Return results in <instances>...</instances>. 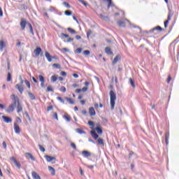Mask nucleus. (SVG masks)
Listing matches in <instances>:
<instances>
[{
    "instance_id": "obj_1",
    "label": "nucleus",
    "mask_w": 179,
    "mask_h": 179,
    "mask_svg": "<svg viewBox=\"0 0 179 179\" xmlns=\"http://www.w3.org/2000/svg\"><path fill=\"white\" fill-rule=\"evenodd\" d=\"M88 125H90V129H92L90 134L93 139L97 141L98 145H102L104 146V140L101 138H99V135L103 134V127H101V125L100 124H97L96 127L94 129V122L92 120L88 121Z\"/></svg>"
},
{
    "instance_id": "obj_2",
    "label": "nucleus",
    "mask_w": 179,
    "mask_h": 179,
    "mask_svg": "<svg viewBox=\"0 0 179 179\" xmlns=\"http://www.w3.org/2000/svg\"><path fill=\"white\" fill-rule=\"evenodd\" d=\"M11 99L13 100V101L14 102V104H17V113H22V111H23V107H22V105H20V99L17 96H16V95L15 94H12L11 95Z\"/></svg>"
},
{
    "instance_id": "obj_3",
    "label": "nucleus",
    "mask_w": 179,
    "mask_h": 179,
    "mask_svg": "<svg viewBox=\"0 0 179 179\" xmlns=\"http://www.w3.org/2000/svg\"><path fill=\"white\" fill-rule=\"evenodd\" d=\"M110 97V106L111 110L114 108L115 106V100H117V95L114 93V91L110 90L109 92Z\"/></svg>"
},
{
    "instance_id": "obj_4",
    "label": "nucleus",
    "mask_w": 179,
    "mask_h": 179,
    "mask_svg": "<svg viewBox=\"0 0 179 179\" xmlns=\"http://www.w3.org/2000/svg\"><path fill=\"white\" fill-rule=\"evenodd\" d=\"M45 57L48 62H52V59H59L57 56H51L48 52H45Z\"/></svg>"
},
{
    "instance_id": "obj_5",
    "label": "nucleus",
    "mask_w": 179,
    "mask_h": 179,
    "mask_svg": "<svg viewBox=\"0 0 179 179\" xmlns=\"http://www.w3.org/2000/svg\"><path fill=\"white\" fill-rule=\"evenodd\" d=\"M15 87L17 90H18V92H20V94H23V92H24V87H23V80H21L20 84L15 85Z\"/></svg>"
},
{
    "instance_id": "obj_6",
    "label": "nucleus",
    "mask_w": 179,
    "mask_h": 179,
    "mask_svg": "<svg viewBox=\"0 0 179 179\" xmlns=\"http://www.w3.org/2000/svg\"><path fill=\"white\" fill-rule=\"evenodd\" d=\"M44 157L47 162H52V164H55V161H54V160L57 159V158H55L54 157H51L50 155H45Z\"/></svg>"
},
{
    "instance_id": "obj_7",
    "label": "nucleus",
    "mask_w": 179,
    "mask_h": 179,
    "mask_svg": "<svg viewBox=\"0 0 179 179\" xmlns=\"http://www.w3.org/2000/svg\"><path fill=\"white\" fill-rule=\"evenodd\" d=\"M39 81L41 82V87H45V78L42 75L38 76Z\"/></svg>"
},
{
    "instance_id": "obj_8",
    "label": "nucleus",
    "mask_w": 179,
    "mask_h": 179,
    "mask_svg": "<svg viewBox=\"0 0 179 179\" xmlns=\"http://www.w3.org/2000/svg\"><path fill=\"white\" fill-rule=\"evenodd\" d=\"M26 24H27L26 20H24V18H21V21L20 22L21 30H24V29H26Z\"/></svg>"
},
{
    "instance_id": "obj_9",
    "label": "nucleus",
    "mask_w": 179,
    "mask_h": 179,
    "mask_svg": "<svg viewBox=\"0 0 179 179\" xmlns=\"http://www.w3.org/2000/svg\"><path fill=\"white\" fill-rule=\"evenodd\" d=\"M43 52V50H41V48L37 47L34 50V54H35V57H39L40 54Z\"/></svg>"
},
{
    "instance_id": "obj_10",
    "label": "nucleus",
    "mask_w": 179,
    "mask_h": 179,
    "mask_svg": "<svg viewBox=\"0 0 179 179\" xmlns=\"http://www.w3.org/2000/svg\"><path fill=\"white\" fill-rule=\"evenodd\" d=\"M16 107V104H15V102L13 103L10 104L8 109L6 110L7 113H12L13 111L15 110V108Z\"/></svg>"
},
{
    "instance_id": "obj_11",
    "label": "nucleus",
    "mask_w": 179,
    "mask_h": 179,
    "mask_svg": "<svg viewBox=\"0 0 179 179\" xmlns=\"http://www.w3.org/2000/svg\"><path fill=\"white\" fill-rule=\"evenodd\" d=\"M14 131L15 134H20V127L17 124V122L14 123Z\"/></svg>"
},
{
    "instance_id": "obj_12",
    "label": "nucleus",
    "mask_w": 179,
    "mask_h": 179,
    "mask_svg": "<svg viewBox=\"0 0 179 179\" xmlns=\"http://www.w3.org/2000/svg\"><path fill=\"white\" fill-rule=\"evenodd\" d=\"M88 113L90 115V117H94V115H96V110H94V108H93V107L89 108Z\"/></svg>"
},
{
    "instance_id": "obj_13",
    "label": "nucleus",
    "mask_w": 179,
    "mask_h": 179,
    "mask_svg": "<svg viewBox=\"0 0 179 179\" xmlns=\"http://www.w3.org/2000/svg\"><path fill=\"white\" fill-rule=\"evenodd\" d=\"M25 157L29 159H31V160H32L33 162L36 161V158H34V157H33V155H31V153L30 152H26L25 153Z\"/></svg>"
},
{
    "instance_id": "obj_14",
    "label": "nucleus",
    "mask_w": 179,
    "mask_h": 179,
    "mask_svg": "<svg viewBox=\"0 0 179 179\" xmlns=\"http://www.w3.org/2000/svg\"><path fill=\"white\" fill-rule=\"evenodd\" d=\"M2 119L3 120L4 122L6 124H9L12 122V118L7 117V116H2Z\"/></svg>"
},
{
    "instance_id": "obj_15",
    "label": "nucleus",
    "mask_w": 179,
    "mask_h": 179,
    "mask_svg": "<svg viewBox=\"0 0 179 179\" xmlns=\"http://www.w3.org/2000/svg\"><path fill=\"white\" fill-rule=\"evenodd\" d=\"M11 160L13 161V163L15 164V166H17V167H18V169H20V167H22V165H20V162H18L16 158L12 157Z\"/></svg>"
},
{
    "instance_id": "obj_16",
    "label": "nucleus",
    "mask_w": 179,
    "mask_h": 179,
    "mask_svg": "<svg viewBox=\"0 0 179 179\" xmlns=\"http://www.w3.org/2000/svg\"><path fill=\"white\" fill-rule=\"evenodd\" d=\"M82 155L83 157H90L92 156V154L89 151L84 150L82 152Z\"/></svg>"
},
{
    "instance_id": "obj_17",
    "label": "nucleus",
    "mask_w": 179,
    "mask_h": 179,
    "mask_svg": "<svg viewBox=\"0 0 179 179\" xmlns=\"http://www.w3.org/2000/svg\"><path fill=\"white\" fill-rule=\"evenodd\" d=\"M105 52H106L108 55H113V51H111L110 47H106L105 48Z\"/></svg>"
},
{
    "instance_id": "obj_18",
    "label": "nucleus",
    "mask_w": 179,
    "mask_h": 179,
    "mask_svg": "<svg viewBox=\"0 0 179 179\" xmlns=\"http://www.w3.org/2000/svg\"><path fill=\"white\" fill-rule=\"evenodd\" d=\"M31 176H32L33 178L41 179V178L40 177V175L37 174L35 171H33L31 173Z\"/></svg>"
},
{
    "instance_id": "obj_19",
    "label": "nucleus",
    "mask_w": 179,
    "mask_h": 179,
    "mask_svg": "<svg viewBox=\"0 0 179 179\" xmlns=\"http://www.w3.org/2000/svg\"><path fill=\"white\" fill-rule=\"evenodd\" d=\"M48 170H49V171H50L52 176H55V169L52 166H49Z\"/></svg>"
},
{
    "instance_id": "obj_20",
    "label": "nucleus",
    "mask_w": 179,
    "mask_h": 179,
    "mask_svg": "<svg viewBox=\"0 0 179 179\" xmlns=\"http://www.w3.org/2000/svg\"><path fill=\"white\" fill-rule=\"evenodd\" d=\"M65 100L69 103V104H75V101L72 98L65 97Z\"/></svg>"
},
{
    "instance_id": "obj_21",
    "label": "nucleus",
    "mask_w": 179,
    "mask_h": 179,
    "mask_svg": "<svg viewBox=\"0 0 179 179\" xmlns=\"http://www.w3.org/2000/svg\"><path fill=\"white\" fill-rule=\"evenodd\" d=\"M51 82L55 83L56 80H58V76L57 75H53L50 78Z\"/></svg>"
},
{
    "instance_id": "obj_22",
    "label": "nucleus",
    "mask_w": 179,
    "mask_h": 179,
    "mask_svg": "<svg viewBox=\"0 0 179 179\" xmlns=\"http://www.w3.org/2000/svg\"><path fill=\"white\" fill-rule=\"evenodd\" d=\"M104 2L108 3V9H110V6H113V1L111 0H103Z\"/></svg>"
},
{
    "instance_id": "obj_23",
    "label": "nucleus",
    "mask_w": 179,
    "mask_h": 179,
    "mask_svg": "<svg viewBox=\"0 0 179 179\" xmlns=\"http://www.w3.org/2000/svg\"><path fill=\"white\" fill-rule=\"evenodd\" d=\"M118 61H120V57H119L118 55H117V56L114 58V59H113V62H112L113 65H115V64H117V62H118Z\"/></svg>"
},
{
    "instance_id": "obj_24",
    "label": "nucleus",
    "mask_w": 179,
    "mask_h": 179,
    "mask_svg": "<svg viewBox=\"0 0 179 179\" xmlns=\"http://www.w3.org/2000/svg\"><path fill=\"white\" fill-rule=\"evenodd\" d=\"M28 26L29 27V32L31 34H32V36H34V31H33V26H31V24L30 23H28Z\"/></svg>"
},
{
    "instance_id": "obj_25",
    "label": "nucleus",
    "mask_w": 179,
    "mask_h": 179,
    "mask_svg": "<svg viewBox=\"0 0 179 179\" xmlns=\"http://www.w3.org/2000/svg\"><path fill=\"white\" fill-rule=\"evenodd\" d=\"M67 31L71 33V34H76V31L72 28H67Z\"/></svg>"
},
{
    "instance_id": "obj_26",
    "label": "nucleus",
    "mask_w": 179,
    "mask_h": 179,
    "mask_svg": "<svg viewBox=\"0 0 179 179\" xmlns=\"http://www.w3.org/2000/svg\"><path fill=\"white\" fill-rule=\"evenodd\" d=\"M117 24L120 27H125V22L124 21H118L117 22Z\"/></svg>"
},
{
    "instance_id": "obj_27",
    "label": "nucleus",
    "mask_w": 179,
    "mask_h": 179,
    "mask_svg": "<svg viewBox=\"0 0 179 179\" xmlns=\"http://www.w3.org/2000/svg\"><path fill=\"white\" fill-rule=\"evenodd\" d=\"M63 117L64 118V120H66V121H68V122L71 121V116H69V115L68 114L64 115Z\"/></svg>"
},
{
    "instance_id": "obj_28",
    "label": "nucleus",
    "mask_w": 179,
    "mask_h": 179,
    "mask_svg": "<svg viewBox=\"0 0 179 179\" xmlns=\"http://www.w3.org/2000/svg\"><path fill=\"white\" fill-rule=\"evenodd\" d=\"M29 97L31 98V100H36V96H34V94L31 92H28Z\"/></svg>"
},
{
    "instance_id": "obj_29",
    "label": "nucleus",
    "mask_w": 179,
    "mask_h": 179,
    "mask_svg": "<svg viewBox=\"0 0 179 179\" xmlns=\"http://www.w3.org/2000/svg\"><path fill=\"white\" fill-rule=\"evenodd\" d=\"M170 137V135L166 133L165 134V142H166V145H169V138Z\"/></svg>"
},
{
    "instance_id": "obj_30",
    "label": "nucleus",
    "mask_w": 179,
    "mask_h": 179,
    "mask_svg": "<svg viewBox=\"0 0 179 179\" xmlns=\"http://www.w3.org/2000/svg\"><path fill=\"white\" fill-rule=\"evenodd\" d=\"M5 47V42L0 41V50L3 51V48Z\"/></svg>"
},
{
    "instance_id": "obj_31",
    "label": "nucleus",
    "mask_w": 179,
    "mask_h": 179,
    "mask_svg": "<svg viewBox=\"0 0 179 179\" xmlns=\"http://www.w3.org/2000/svg\"><path fill=\"white\" fill-rule=\"evenodd\" d=\"M76 132H78V134H80V135L86 134V132H85V131H83V129H77Z\"/></svg>"
},
{
    "instance_id": "obj_32",
    "label": "nucleus",
    "mask_w": 179,
    "mask_h": 179,
    "mask_svg": "<svg viewBox=\"0 0 179 179\" xmlns=\"http://www.w3.org/2000/svg\"><path fill=\"white\" fill-rule=\"evenodd\" d=\"M46 92H54V89L52 88V87L51 85H49L46 88Z\"/></svg>"
},
{
    "instance_id": "obj_33",
    "label": "nucleus",
    "mask_w": 179,
    "mask_h": 179,
    "mask_svg": "<svg viewBox=\"0 0 179 179\" xmlns=\"http://www.w3.org/2000/svg\"><path fill=\"white\" fill-rule=\"evenodd\" d=\"M11 80H12V74H10V73H8L7 82H11Z\"/></svg>"
},
{
    "instance_id": "obj_34",
    "label": "nucleus",
    "mask_w": 179,
    "mask_h": 179,
    "mask_svg": "<svg viewBox=\"0 0 179 179\" xmlns=\"http://www.w3.org/2000/svg\"><path fill=\"white\" fill-rule=\"evenodd\" d=\"M24 83L26 86L28 87V89H31L30 82L29 80H25Z\"/></svg>"
},
{
    "instance_id": "obj_35",
    "label": "nucleus",
    "mask_w": 179,
    "mask_h": 179,
    "mask_svg": "<svg viewBox=\"0 0 179 179\" xmlns=\"http://www.w3.org/2000/svg\"><path fill=\"white\" fill-rule=\"evenodd\" d=\"M83 49L82 48H78L76 50H75V53L76 54H80V52H82Z\"/></svg>"
},
{
    "instance_id": "obj_36",
    "label": "nucleus",
    "mask_w": 179,
    "mask_h": 179,
    "mask_svg": "<svg viewBox=\"0 0 179 179\" xmlns=\"http://www.w3.org/2000/svg\"><path fill=\"white\" fill-rule=\"evenodd\" d=\"M129 80L132 87L135 88V83L134 82V80H132V78H130Z\"/></svg>"
},
{
    "instance_id": "obj_37",
    "label": "nucleus",
    "mask_w": 179,
    "mask_h": 179,
    "mask_svg": "<svg viewBox=\"0 0 179 179\" xmlns=\"http://www.w3.org/2000/svg\"><path fill=\"white\" fill-rule=\"evenodd\" d=\"M57 100H59L60 103H62V104H65V101L61 96H57Z\"/></svg>"
},
{
    "instance_id": "obj_38",
    "label": "nucleus",
    "mask_w": 179,
    "mask_h": 179,
    "mask_svg": "<svg viewBox=\"0 0 179 179\" xmlns=\"http://www.w3.org/2000/svg\"><path fill=\"white\" fill-rule=\"evenodd\" d=\"M60 92H62V93H65L66 92V87H65L64 86H62L60 87Z\"/></svg>"
},
{
    "instance_id": "obj_39",
    "label": "nucleus",
    "mask_w": 179,
    "mask_h": 179,
    "mask_svg": "<svg viewBox=\"0 0 179 179\" xmlns=\"http://www.w3.org/2000/svg\"><path fill=\"white\" fill-rule=\"evenodd\" d=\"M38 148H39L41 152H45V148H44V147H43V145L38 144Z\"/></svg>"
},
{
    "instance_id": "obj_40",
    "label": "nucleus",
    "mask_w": 179,
    "mask_h": 179,
    "mask_svg": "<svg viewBox=\"0 0 179 179\" xmlns=\"http://www.w3.org/2000/svg\"><path fill=\"white\" fill-rule=\"evenodd\" d=\"M64 14L66 15V16H71V15H72V12L71 11H69V10H66L64 12Z\"/></svg>"
},
{
    "instance_id": "obj_41",
    "label": "nucleus",
    "mask_w": 179,
    "mask_h": 179,
    "mask_svg": "<svg viewBox=\"0 0 179 179\" xmlns=\"http://www.w3.org/2000/svg\"><path fill=\"white\" fill-rule=\"evenodd\" d=\"M53 118H55V120H57V121H58V113H57V112H55L53 115H52Z\"/></svg>"
},
{
    "instance_id": "obj_42",
    "label": "nucleus",
    "mask_w": 179,
    "mask_h": 179,
    "mask_svg": "<svg viewBox=\"0 0 179 179\" xmlns=\"http://www.w3.org/2000/svg\"><path fill=\"white\" fill-rule=\"evenodd\" d=\"M53 109H54V107L52 106V105H50V106H48L47 111H51Z\"/></svg>"
},
{
    "instance_id": "obj_43",
    "label": "nucleus",
    "mask_w": 179,
    "mask_h": 179,
    "mask_svg": "<svg viewBox=\"0 0 179 179\" xmlns=\"http://www.w3.org/2000/svg\"><path fill=\"white\" fill-rule=\"evenodd\" d=\"M62 37H65V38H69V35L66 34H61Z\"/></svg>"
},
{
    "instance_id": "obj_44",
    "label": "nucleus",
    "mask_w": 179,
    "mask_h": 179,
    "mask_svg": "<svg viewBox=\"0 0 179 179\" xmlns=\"http://www.w3.org/2000/svg\"><path fill=\"white\" fill-rule=\"evenodd\" d=\"M52 66H54L55 68H57V69L61 68V65L58 64H53Z\"/></svg>"
},
{
    "instance_id": "obj_45",
    "label": "nucleus",
    "mask_w": 179,
    "mask_h": 179,
    "mask_svg": "<svg viewBox=\"0 0 179 179\" xmlns=\"http://www.w3.org/2000/svg\"><path fill=\"white\" fill-rule=\"evenodd\" d=\"M83 54L85 55H90V51H89V50H84L83 51Z\"/></svg>"
},
{
    "instance_id": "obj_46",
    "label": "nucleus",
    "mask_w": 179,
    "mask_h": 179,
    "mask_svg": "<svg viewBox=\"0 0 179 179\" xmlns=\"http://www.w3.org/2000/svg\"><path fill=\"white\" fill-rule=\"evenodd\" d=\"M175 47H176V43H174V42H172L170 44V48H173V50H174Z\"/></svg>"
},
{
    "instance_id": "obj_47",
    "label": "nucleus",
    "mask_w": 179,
    "mask_h": 179,
    "mask_svg": "<svg viewBox=\"0 0 179 179\" xmlns=\"http://www.w3.org/2000/svg\"><path fill=\"white\" fill-rule=\"evenodd\" d=\"M92 36V30H88L87 32V37H90Z\"/></svg>"
},
{
    "instance_id": "obj_48",
    "label": "nucleus",
    "mask_w": 179,
    "mask_h": 179,
    "mask_svg": "<svg viewBox=\"0 0 179 179\" xmlns=\"http://www.w3.org/2000/svg\"><path fill=\"white\" fill-rule=\"evenodd\" d=\"M71 148H73V149L76 150V145L75 144V143H71Z\"/></svg>"
},
{
    "instance_id": "obj_49",
    "label": "nucleus",
    "mask_w": 179,
    "mask_h": 179,
    "mask_svg": "<svg viewBox=\"0 0 179 179\" xmlns=\"http://www.w3.org/2000/svg\"><path fill=\"white\" fill-rule=\"evenodd\" d=\"M99 17L101 19H108V17L103 15V14H100Z\"/></svg>"
},
{
    "instance_id": "obj_50",
    "label": "nucleus",
    "mask_w": 179,
    "mask_h": 179,
    "mask_svg": "<svg viewBox=\"0 0 179 179\" xmlns=\"http://www.w3.org/2000/svg\"><path fill=\"white\" fill-rule=\"evenodd\" d=\"M80 2H81L84 6H87V3H86L85 1L80 0Z\"/></svg>"
},
{
    "instance_id": "obj_51",
    "label": "nucleus",
    "mask_w": 179,
    "mask_h": 179,
    "mask_svg": "<svg viewBox=\"0 0 179 179\" xmlns=\"http://www.w3.org/2000/svg\"><path fill=\"white\" fill-rule=\"evenodd\" d=\"M87 87H83V89H81V92H87Z\"/></svg>"
},
{
    "instance_id": "obj_52",
    "label": "nucleus",
    "mask_w": 179,
    "mask_h": 179,
    "mask_svg": "<svg viewBox=\"0 0 179 179\" xmlns=\"http://www.w3.org/2000/svg\"><path fill=\"white\" fill-rule=\"evenodd\" d=\"M3 16V11H2V8L0 7V17H2Z\"/></svg>"
},
{
    "instance_id": "obj_53",
    "label": "nucleus",
    "mask_w": 179,
    "mask_h": 179,
    "mask_svg": "<svg viewBox=\"0 0 179 179\" xmlns=\"http://www.w3.org/2000/svg\"><path fill=\"white\" fill-rule=\"evenodd\" d=\"M64 5H65V6L66 7V8H71V5H69V3H66V2H64Z\"/></svg>"
},
{
    "instance_id": "obj_54",
    "label": "nucleus",
    "mask_w": 179,
    "mask_h": 179,
    "mask_svg": "<svg viewBox=\"0 0 179 179\" xmlns=\"http://www.w3.org/2000/svg\"><path fill=\"white\" fill-rule=\"evenodd\" d=\"M60 74H61L62 76H66V72H65V71H62L60 73Z\"/></svg>"
},
{
    "instance_id": "obj_55",
    "label": "nucleus",
    "mask_w": 179,
    "mask_h": 179,
    "mask_svg": "<svg viewBox=\"0 0 179 179\" xmlns=\"http://www.w3.org/2000/svg\"><path fill=\"white\" fill-rule=\"evenodd\" d=\"M169 20H167L166 21L164 22V27H167V26H169Z\"/></svg>"
},
{
    "instance_id": "obj_56",
    "label": "nucleus",
    "mask_w": 179,
    "mask_h": 179,
    "mask_svg": "<svg viewBox=\"0 0 179 179\" xmlns=\"http://www.w3.org/2000/svg\"><path fill=\"white\" fill-rule=\"evenodd\" d=\"M71 41H73V38H69L67 39V43H71Z\"/></svg>"
},
{
    "instance_id": "obj_57",
    "label": "nucleus",
    "mask_w": 179,
    "mask_h": 179,
    "mask_svg": "<svg viewBox=\"0 0 179 179\" xmlns=\"http://www.w3.org/2000/svg\"><path fill=\"white\" fill-rule=\"evenodd\" d=\"M167 20L169 21V22H170V20H171V13H169Z\"/></svg>"
},
{
    "instance_id": "obj_58",
    "label": "nucleus",
    "mask_w": 179,
    "mask_h": 179,
    "mask_svg": "<svg viewBox=\"0 0 179 179\" xmlns=\"http://www.w3.org/2000/svg\"><path fill=\"white\" fill-rule=\"evenodd\" d=\"M16 120H17V122H22V119H20V117H16Z\"/></svg>"
},
{
    "instance_id": "obj_59",
    "label": "nucleus",
    "mask_w": 179,
    "mask_h": 179,
    "mask_svg": "<svg viewBox=\"0 0 179 179\" xmlns=\"http://www.w3.org/2000/svg\"><path fill=\"white\" fill-rule=\"evenodd\" d=\"M32 80H34V83H38V81L34 77H32Z\"/></svg>"
},
{
    "instance_id": "obj_60",
    "label": "nucleus",
    "mask_w": 179,
    "mask_h": 179,
    "mask_svg": "<svg viewBox=\"0 0 179 179\" xmlns=\"http://www.w3.org/2000/svg\"><path fill=\"white\" fill-rule=\"evenodd\" d=\"M170 80H171V76H169L168 79L166 80L167 83H170Z\"/></svg>"
},
{
    "instance_id": "obj_61",
    "label": "nucleus",
    "mask_w": 179,
    "mask_h": 179,
    "mask_svg": "<svg viewBox=\"0 0 179 179\" xmlns=\"http://www.w3.org/2000/svg\"><path fill=\"white\" fill-rule=\"evenodd\" d=\"M81 113H82V114H83L84 115H86V114H87V111H86V110H83L81 111Z\"/></svg>"
},
{
    "instance_id": "obj_62",
    "label": "nucleus",
    "mask_w": 179,
    "mask_h": 179,
    "mask_svg": "<svg viewBox=\"0 0 179 179\" xmlns=\"http://www.w3.org/2000/svg\"><path fill=\"white\" fill-rule=\"evenodd\" d=\"M3 147L4 149H6V142L3 141Z\"/></svg>"
},
{
    "instance_id": "obj_63",
    "label": "nucleus",
    "mask_w": 179,
    "mask_h": 179,
    "mask_svg": "<svg viewBox=\"0 0 179 179\" xmlns=\"http://www.w3.org/2000/svg\"><path fill=\"white\" fill-rule=\"evenodd\" d=\"M76 40H80V38H82V36L77 35V36H76Z\"/></svg>"
},
{
    "instance_id": "obj_64",
    "label": "nucleus",
    "mask_w": 179,
    "mask_h": 179,
    "mask_svg": "<svg viewBox=\"0 0 179 179\" xmlns=\"http://www.w3.org/2000/svg\"><path fill=\"white\" fill-rule=\"evenodd\" d=\"M81 92H82V90H80V89H77L76 90V93H80Z\"/></svg>"
}]
</instances>
